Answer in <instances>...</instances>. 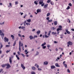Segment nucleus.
Returning a JSON list of instances; mask_svg holds the SVG:
<instances>
[{
	"mask_svg": "<svg viewBox=\"0 0 74 74\" xmlns=\"http://www.w3.org/2000/svg\"><path fill=\"white\" fill-rule=\"evenodd\" d=\"M59 30H62V27L61 25H59L58 27V28L57 29V31L58 32L57 33V34H59Z\"/></svg>",
	"mask_w": 74,
	"mask_h": 74,
	"instance_id": "f257e3e1",
	"label": "nucleus"
},
{
	"mask_svg": "<svg viewBox=\"0 0 74 74\" xmlns=\"http://www.w3.org/2000/svg\"><path fill=\"white\" fill-rule=\"evenodd\" d=\"M4 41L5 42H8L9 41V39H8V38H7V37H5L4 38Z\"/></svg>",
	"mask_w": 74,
	"mask_h": 74,
	"instance_id": "f03ea898",
	"label": "nucleus"
},
{
	"mask_svg": "<svg viewBox=\"0 0 74 74\" xmlns=\"http://www.w3.org/2000/svg\"><path fill=\"white\" fill-rule=\"evenodd\" d=\"M21 42L20 41L19 42V51L21 52Z\"/></svg>",
	"mask_w": 74,
	"mask_h": 74,
	"instance_id": "7ed1b4c3",
	"label": "nucleus"
},
{
	"mask_svg": "<svg viewBox=\"0 0 74 74\" xmlns=\"http://www.w3.org/2000/svg\"><path fill=\"white\" fill-rule=\"evenodd\" d=\"M6 66L7 67H6V69H9V68H10V67H11V66L8 63L7 64Z\"/></svg>",
	"mask_w": 74,
	"mask_h": 74,
	"instance_id": "20e7f679",
	"label": "nucleus"
},
{
	"mask_svg": "<svg viewBox=\"0 0 74 74\" xmlns=\"http://www.w3.org/2000/svg\"><path fill=\"white\" fill-rule=\"evenodd\" d=\"M38 1H40L39 2V4L40 5H41L43 3V0H38Z\"/></svg>",
	"mask_w": 74,
	"mask_h": 74,
	"instance_id": "39448f33",
	"label": "nucleus"
},
{
	"mask_svg": "<svg viewBox=\"0 0 74 74\" xmlns=\"http://www.w3.org/2000/svg\"><path fill=\"white\" fill-rule=\"evenodd\" d=\"M47 20H48V22H52V20H49V17H47L46 18Z\"/></svg>",
	"mask_w": 74,
	"mask_h": 74,
	"instance_id": "423d86ee",
	"label": "nucleus"
},
{
	"mask_svg": "<svg viewBox=\"0 0 74 74\" xmlns=\"http://www.w3.org/2000/svg\"><path fill=\"white\" fill-rule=\"evenodd\" d=\"M21 66L23 70H25V69H26V67L24 66V65H23L22 64H21Z\"/></svg>",
	"mask_w": 74,
	"mask_h": 74,
	"instance_id": "0eeeda50",
	"label": "nucleus"
},
{
	"mask_svg": "<svg viewBox=\"0 0 74 74\" xmlns=\"http://www.w3.org/2000/svg\"><path fill=\"white\" fill-rule=\"evenodd\" d=\"M67 44H69V45H73V43L71 42V41H69L67 42Z\"/></svg>",
	"mask_w": 74,
	"mask_h": 74,
	"instance_id": "6e6552de",
	"label": "nucleus"
},
{
	"mask_svg": "<svg viewBox=\"0 0 74 74\" xmlns=\"http://www.w3.org/2000/svg\"><path fill=\"white\" fill-rule=\"evenodd\" d=\"M0 35L1 36H3L4 37V33H3L2 32V31L1 30H0Z\"/></svg>",
	"mask_w": 74,
	"mask_h": 74,
	"instance_id": "1a4fd4ad",
	"label": "nucleus"
},
{
	"mask_svg": "<svg viewBox=\"0 0 74 74\" xmlns=\"http://www.w3.org/2000/svg\"><path fill=\"white\" fill-rule=\"evenodd\" d=\"M7 66V64H3L1 65V66L3 68H4V67H5V66Z\"/></svg>",
	"mask_w": 74,
	"mask_h": 74,
	"instance_id": "9d476101",
	"label": "nucleus"
},
{
	"mask_svg": "<svg viewBox=\"0 0 74 74\" xmlns=\"http://www.w3.org/2000/svg\"><path fill=\"white\" fill-rule=\"evenodd\" d=\"M56 67L54 65L51 66V69H55Z\"/></svg>",
	"mask_w": 74,
	"mask_h": 74,
	"instance_id": "9b49d317",
	"label": "nucleus"
},
{
	"mask_svg": "<svg viewBox=\"0 0 74 74\" xmlns=\"http://www.w3.org/2000/svg\"><path fill=\"white\" fill-rule=\"evenodd\" d=\"M9 62L10 64L12 63V58L11 57L9 58Z\"/></svg>",
	"mask_w": 74,
	"mask_h": 74,
	"instance_id": "f8f14e48",
	"label": "nucleus"
},
{
	"mask_svg": "<svg viewBox=\"0 0 74 74\" xmlns=\"http://www.w3.org/2000/svg\"><path fill=\"white\" fill-rule=\"evenodd\" d=\"M65 31L67 34H70V32L69 31H68V30L66 29Z\"/></svg>",
	"mask_w": 74,
	"mask_h": 74,
	"instance_id": "ddd939ff",
	"label": "nucleus"
},
{
	"mask_svg": "<svg viewBox=\"0 0 74 74\" xmlns=\"http://www.w3.org/2000/svg\"><path fill=\"white\" fill-rule=\"evenodd\" d=\"M48 64V62L45 61L44 62V65H47Z\"/></svg>",
	"mask_w": 74,
	"mask_h": 74,
	"instance_id": "4468645a",
	"label": "nucleus"
},
{
	"mask_svg": "<svg viewBox=\"0 0 74 74\" xmlns=\"http://www.w3.org/2000/svg\"><path fill=\"white\" fill-rule=\"evenodd\" d=\"M29 38H30V40H32V39H33L34 37H32V36L31 35L29 36Z\"/></svg>",
	"mask_w": 74,
	"mask_h": 74,
	"instance_id": "2eb2a0df",
	"label": "nucleus"
},
{
	"mask_svg": "<svg viewBox=\"0 0 74 74\" xmlns=\"http://www.w3.org/2000/svg\"><path fill=\"white\" fill-rule=\"evenodd\" d=\"M39 55V53L37 51L36 53V55H34V56H36L37 55Z\"/></svg>",
	"mask_w": 74,
	"mask_h": 74,
	"instance_id": "dca6fc26",
	"label": "nucleus"
},
{
	"mask_svg": "<svg viewBox=\"0 0 74 74\" xmlns=\"http://www.w3.org/2000/svg\"><path fill=\"white\" fill-rule=\"evenodd\" d=\"M41 11V10H40V9H38L37 10V13H38V12H40Z\"/></svg>",
	"mask_w": 74,
	"mask_h": 74,
	"instance_id": "f3484780",
	"label": "nucleus"
},
{
	"mask_svg": "<svg viewBox=\"0 0 74 74\" xmlns=\"http://www.w3.org/2000/svg\"><path fill=\"white\" fill-rule=\"evenodd\" d=\"M55 65L56 67H60V66H59V64H58V63L56 64Z\"/></svg>",
	"mask_w": 74,
	"mask_h": 74,
	"instance_id": "a211bd4d",
	"label": "nucleus"
},
{
	"mask_svg": "<svg viewBox=\"0 0 74 74\" xmlns=\"http://www.w3.org/2000/svg\"><path fill=\"white\" fill-rule=\"evenodd\" d=\"M27 22H29V23H30L31 22V19H29L28 20H27Z\"/></svg>",
	"mask_w": 74,
	"mask_h": 74,
	"instance_id": "6ab92c4d",
	"label": "nucleus"
},
{
	"mask_svg": "<svg viewBox=\"0 0 74 74\" xmlns=\"http://www.w3.org/2000/svg\"><path fill=\"white\" fill-rule=\"evenodd\" d=\"M48 4H47L46 5H44V8H47V7H48Z\"/></svg>",
	"mask_w": 74,
	"mask_h": 74,
	"instance_id": "aec40b11",
	"label": "nucleus"
},
{
	"mask_svg": "<svg viewBox=\"0 0 74 74\" xmlns=\"http://www.w3.org/2000/svg\"><path fill=\"white\" fill-rule=\"evenodd\" d=\"M16 40H15L14 43H13V47H14V46H15V45H16Z\"/></svg>",
	"mask_w": 74,
	"mask_h": 74,
	"instance_id": "412c9836",
	"label": "nucleus"
},
{
	"mask_svg": "<svg viewBox=\"0 0 74 74\" xmlns=\"http://www.w3.org/2000/svg\"><path fill=\"white\" fill-rule=\"evenodd\" d=\"M46 45V42H45L44 43L42 44L41 45L42 47H43V46H44V45Z\"/></svg>",
	"mask_w": 74,
	"mask_h": 74,
	"instance_id": "4be33fe9",
	"label": "nucleus"
},
{
	"mask_svg": "<svg viewBox=\"0 0 74 74\" xmlns=\"http://www.w3.org/2000/svg\"><path fill=\"white\" fill-rule=\"evenodd\" d=\"M54 25H58V24L57 23V22L56 21H55L54 22Z\"/></svg>",
	"mask_w": 74,
	"mask_h": 74,
	"instance_id": "5701e85b",
	"label": "nucleus"
},
{
	"mask_svg": "<svg viewBox=\"0 0 74 74\" xmlns=\"http://www.w3.org/2000/svg\"><path fill=\"white\" fill-rule=\"evenodd\" d=\"M32 69L33 70H36V68L34 66H33L32 67Z\"/></svg>",
	"mask_w": 74,
	"mask_h": 74,
	"instance_id": "b1692460",
	"label": "nucleus"
},
{
	"mask_svg": "<svg viewBox=\"0 0 74 74\" xmlns=\"http://www.w3.org/2000/svg\"><path fill=\"white\" fill-rule=\"evenodd\" d=\"M16 58H17V59H18V60H19L20 59L19 57L18 56V55H16Z\"/></svg>",
	"mask_w": 74,
	"mask_h": 74,
	"instance_id": "393cba45",
	"label": "nucleus"
},
{
	"mask_svg": "<svg viewBox=\"0 0 74 74\" xmlns=\"http://www.w3.org/2000/svg\"><path fill=\"white\" fill-rule=\"evenodd\" d=\"M1 46H0V49H1V48H3V45H2V44H1Z\"/></svg>",
	"mask_w": 74,
	"mask_h": 74,
	"instance_id": "a878e982",
	"label": "nucleus"
},
{
	"mask_svg": "<svg viewBox=\"0 0 74 74\" xmlns=\"http://www.w3.org/2000/svg\"><path fill=\"white\" fill-rule=\"evenodd\" d=\"M34 3L36 5H37V4H38V3H37V2L36 1H34Z\"/></svg>",
	"mask_w": 74,
	"mask_h": 74,
	"instance_id": "bb28decb",
	"label": "nucleus"
},
{
	"mask_svg": "<svg viewBox=\"0 0 74 74\" xmlns=\"http://www.w3.org/2000/svg\"><path fill=\"white\" fill-rule=\"evenodd\" d=\"M11 37L12 38V39H14V35H12L11 36Z\"/></svg>",
	"mask_w": 74,
	"mask_h": 74,
	"instance_id": "cd10ccee",
	"label": "nucleus"
},
{
	"mask_svg": "<svg viewBox=\"0 0 74 74\" xmlns=\"http://www.w3.org/2000/svg\"><path fill=\"white\" fill-rule=\"evenodd\" d=\"M50 14H51L50 13H47V16H49L50 15Z\"/></svg>",
	"mask_w": 74,
	"mask_h": 74,
	"instance_id": "c85d7f7f",
	"label": "nucleus"
},
{
	"mask_svg": "<svg viewBox=\"0 0 74 74\" xmlns=\"http://www.w3.org/2000/svg\"><path fill=\"white\" fill-rule=\"evenodd\" d=\"M70 7L69 6H68V7L66 8V10H69V9H70Z\"/></svg>",
	"mask_w": 74,
	"mask_h": 74,
	"instance_id": "c756f323",
	"label": "nucleus"
},
{
	"mask_svg": "<svg viewBox=\"0 0 74 74\" xmlns=\"http://www.w3.org/2000/svg\"><path fill=\"white\" fill-rule=\"evenodd\" d=\"M40 30H39L36 32V33L37 34H39V33H40Z\"/></svg>",
	"mask_w": 74,
	"mask_h": 74,
	"instance_id": "7c9ffc66",
	"label": "nucleus"
},
{
	"mask_svg": "<svg viewBox=\"0 0 74 74\" xmlns=\"http://www.w3.org/2000/svg\"><path fill=\"white\" fill-rule=\"evenodd\" d=\"M45 4V3H42L41 4V6L42 7H43V6H44V5Z\"/></svg>",
	"mask_w": 74,
	"mask_h": 74,
	"instance_id": "2f4dec72",
	"label": "nucleus"
},
{
	"mask_svg": "<svg viewBox=\"0 0 74 74\" xmlns=\"http://www.w3.org/2000/svg\"><path fill=\"white\" fill-rule=\"evenodd\" d=\"M18 4V1H16L15 2V5H16Z\"/></svg>",
	"mask_w": 74,
	"mask_h": 74,
	"instance_id": "473e14b6",
	"label": "nucleus"
},
{
	"mask_svg": "<svg viewBox=\"0 0 74 74\" xmlns=\"http://www.w3.org/2000/svg\"><path fill=\"white\" fill-rule=\"evenodd\" d=\"M21 29H25V27H23V26H22L21 27Z\"/></svg>",
	"mask_w": 74,
	"mask_h": 74,
	"instance_id": "72a5a7b5",
	"label": "nucleus"
},
{
	"mask_svg": "<svg viewBox=\"0 0 74 74\" xmlns=\"http://www.w3.org/2000/svg\"><path fill=\"white\" fill-rule=\"evenodd\" d=\"M17 53L19 55H21V53L19 52V51H18Z\"/></svg>",
	"mask_w": 74,
	"mask_h": 74,
	"instance_id": "f704fd0d",
	"label": "nucleus"
},
{
	"mask_svg": "<svg viewBox=\"0 0 74 74\" xmlns=\"http://www.w3.org/2000/svg\"><path fill=\"white\" fill-rule=\"evenodd\" d=\"M67 72L69 73H70V70L69 69H67Z\"/></svg>",
	"mask_w": 74,
	"mask_h": 74,
	"instance_id": "c9c22d12",
	"label": "nucleus"
},
{
	"mask_svg": "<svg viewBox=\"0 0 74 74\" xmlns=\"http://www.w3.org/2000/svg\"><path fill=\"white\" fill-rule=\"evenodd\" d=\"M18 37H21V35L20 34H18Z\"/></svg>",
	"mask_w": 74,
	"mask_h": 74,
	"instance_id": "e433bc0d",
	"label": "nucleus"
},
{
	"mask_svg": "<svg viewBox=\"0 0 74 74\" xmlns=\"http://www.w3.org/2000/svg\"><path fill=\"white\" fill-rule=\"evenodd\" d=\"M49 36H47V35H45V38H48V37Z\"/></svg>",
	"mask_w": 74,
	"mask_h": 74,
	"instance_id": "4c0bfd02",
	"label": "nucleus"
},
{
	"mask_svg": "<svg viewBox=\"0 0 74 74\" xmlns=\"http://www.w3.org/2000/svg\"><path fill=\"white\" fill-rule=\"evenodd\" d=\"M56 29V27L55 28L54 27H53L52 28V29H53V30H55Z\"/></svg>",
	"mask_w": 74,
	"mask_h": 74,
	"instance_id": "58836bf2",
	"label": "nucleus"
},
{
	"mask_svg": "<svg viewBox=\"0 0 74 74\" xmlns=\"http://www.w3.org/2000/svg\"><path fill=\"white\" fill-rule=\"evenodd\" d=\"M69 6H71L72 5V4H71V3H69Z\"/></svg>",
	"mask_w": 74,
	"mask_h": 74,
	"instance_id": "ea45409f",
	"label": "nucleus"
},
{
	"mask_svg": "<svg viewBox=\"0 0 74 74\" xmlns=\"http://www.w3.org/2000/svg\"><path fill=\"white\" fill-rule=\"evenodd\" d=\"M4 22H3L2 23H1V25H4Z\"/></svg>",
	"mask_w": 74,
	"mask_h": 74,
	"instance_id": "a19ab883",
	"label": "nucleus"
},
{
	"mask_svg": "<svg viewBox=\"0 0 74 74\" xmlns=\"http://www.w3.org/2000/svg\"><path fill=\"white\" fill-rule=\"evenodd\" d=\"M11 7H12V4L11 3H9Z\"/></svg>",
	"mask_w": 74,
	"mask_h": 74,
	"instance_id": "79ce46f5",
	"label": "nucleus"
},
{
	"mask_svg": "<svg viewBox=\"0 0 74 74\" xmlns=\"http://www.w3.org/2000/svg\"><path fill=\"white\" fill-rule=\"evenodd\" d=\"M51 2V0H48L47 1V3H49Z\"/></svg>",
	"mask_w": 74,
	"mask_h": 74,
	"instance_id": "37998d69",
	"label": "nucleus"
},
{
	"mask_svg": "<svg viewBox=\"0 0 74 74\" xmlns=\"http://www.w3.org/2000/svg\"><path fill=\"white\" fill-rule=\"evenodd\" d=\"M9 52H10V50H9V51L7 50L6 51L7 53H8Z\"/></svg>",
	"mask_w": 74,
	"mask_h": 74,
	"instance_id": "c03bdc74",
	"label": "nucleus"
},
{
	"mask_svg": "<svg viewBox=\"0 0 74 74\" xmlns=\"http://www.w3.org/2000/svg\"><path fill=\"white\" fill-rule=\"evenodd\" d=\"M38 71H41V70H42V69H40V68H38Z\"/></svg>",
	"mask_w": 74,
	"mask_h": 74,
	"instance_id": "a18cd8bd",
	"label": "nucleus"
},
{
	"mask_svg": "<svg viewBox=\"0 0 74 74\" xmlns=\"http://www.w3.org/2000/svg\"><path fill=\"white\" fill-rule=\"evenodd\" d=\"M43 49H45V48H46V46H43L42 47Z\"/></svg>",
	"mask_w": 74,
	"mask_h": 74,
	"instance_id": "49530a36",
	"label": "nucleus"
},
{
	"mask_svg": "<svg viewBox=\"0 0 74 74\" xmlns=\"http://www.w3.org/2000/svg\"><path fill=\"white\" fill-rule=\"evenodd\" d=\"M50 4H51V5H53V3L52 2H50Z\"/></svg>",
	"mask_w": 74,
	"mask_h": 74,
	"instance_id": "de8ad7c7",
	"label": "nucleus"
},
{
	"mask_svg": "<svg viewBox=\"0 0 74 74\" xmlns=\"http://www.w3.org/2000/svg\"><path fill=\"white\" fill-rule=\"evenodd\" d=\"M4 56V55L3 54V55L1 56V58H3Z\"/></svg>",
	"mask_w": 74,
	"mask_h": 74,
	"instance_id": "09e8293b",
	"label": "nucleus"
},
{
	"mask_svg": "<svg viewBox=\"0 0 74 74\" xmlns=\"http://www.w3.org/2000/svg\"><path fill=\"white\" fill-rule=\"evenodd\" d=\"M54 42L55 43V44H57L58 43V42H57L56 41H54Z\"/></svg>",
	"mask_w": 74,
	"mask_h": 74,
	"instance_id": "8fccbe9b",
	"label": "nucleus"
},
{
	"mask_svg": "<svg viewBox=\"0 0 74 74\" xmlns=\"http://www.w3.org/2000/svg\"><path fill=\"white\" fill-rule=\"evenodd\" d=\"M23 43H21V47H23Z\"/></svg>",
	"mask_w": 74,
	"mask_h": 74,
	"instance_id": "3c124183",
	"label": "nucleus"
},
{
	"mask_svg": "<svg viewBox=\"0 0 74 74\" xmlns=\"http://www.w3.org/2000/svg\"><path fill=\"white\" fill-rule=\"evenodd\" d=\"M3 70V69H1L0 70V73H1V71H2Z\"/></svg>",
	"mask_w": 74,
	"mask_h": 74,
	"instance_id": "603ef678",
	"label": "nucleus"
},
{
	"mask_svg": "<svg viewBox=\"0 0 74 74\" xmlns=\"http://www.w3.org/2000/svg\"><path fill=\"white\" fill-rule=\"evenodd\" d=\"M21 55L22 56H23L24 58H25V56H24V54H23L22 53L21 54Z\"/></svg>",
	"mask_w": 74,
	"mask_h": 74,
	"instance_id": "864d4df0",
	"label": "nucleus"
},
{
	"mask_svg": "<svg viewBox=\"0 0 74 74\" xmlns=\"http://www.w3.org/2000/svg\"><path fill=\"white\" fill-rule=\"evenodd\" d=\"M34 38H35V37L36 38H37V37L38 36L36 35H35V36H34Z\"/></svg>",
	"mask_w": 74,
	"mask_h": 74,
	"instance_id": "5fc2aeb1",
	"label": "nucleus"
},
{
	"mask_svg": "<svg viewBox=\"0 0 74 74\" xmlns=\"http://www.w3.org/2000/svg\"><path fill=\"white\" fill-rule=\"evenodd\" d=\"M64 66L65 67H67V64H64Z\"/></svg>",
	"mask_w": 74,
	"mask_h": 74,
	"instance_id": "6e6d98bb",
	"label": "nucleus"
},
{
	"mask_svg": "<svg viewBox=\"0 0 74 74\" xmlns=\"http://www.w3.org/2000/svg\"><path fill=\"white\" fill-rule=\"evenodd\" d=\"M6 47H10V45H6Z\"/></svg>",
	"mask_w": 74,
	"mask_h": 74,
	"instance_id": "4d7b16f0",
	"label": "nucleus"
},
{
	"mask_svg": "<svg viewBox=\"0 0 74 74\" xmlns=\"http://www.w3.org/2000/svg\"><path fill=\"white\" fill-rule=\"evenodd\" d=\"M35 30H36V29H33L32 30V32H34Z\"/></svg>",
	"mask_w": 74,
	"mask_h": 74,
	"instance_id": "13d9d810",
	"label": "nucleus"
},
{
	"mask_svg": "<svg viewBox=\"0 0 74 74\" xmlns=\"http://www.w3.org/2000/svg\"><path fill=\"white\" fill-rule=\"evenodd\" d=\"M47 47H48V48H49V47H50L51 46L49 45H47Z\"/></svg>",
	"mask_w": 74,
	"mask_h": 74,
	"instance_id": "bf43d9fd",
	"label": "nucleus"
},
{
	"mask_svg": "<svg viewBox=\"0 0 74 74\" xmlns=\"http://www.w3.org/2000/svg\"><path fill=\"white\" fill-rule=\"evenodd\" d=\"M71 30H72V31H73V32H74V29L72 28L71 29Z\"/></svg>",
	"mask_w": 74,
	"mask_h": 74,
	"instance_id": "052dcab7",
	"label": "nucleus"
},
{
	"mask_svg": "<svg viewBox=\"0 0 74 74\" xmlns=\"http://www.w3.org/2000/svg\"><path fill=\"white\" fill-rule=\"evenodd\" d=\"M27 50H25V51L24 52H25V53H26V52H27Z\"/></svg>",
	"mask_w": 74,
	"mask_h": 74,
	"instance_id": "680f3d73",
	"label": "nucleus"
},
{
	"mask_svg": "<svg viewBox=\"0 0 74 74\" xmlns=\"http://www.w3.org/2000/svg\"><path fill=\"white\" fill-rule=\"evenodd\" d=\"M13 55H16V53L14 52L13 53Z\"/></svg>",
	"mask_w": 74,
	"mask_h": 74,
	"instance_id": "e2e57ef3",
	"label": "nucleus"
},
{
	"mask_svg": "<svg viewBox=\"0 0 74 74\" xmlns=\"http://www.w3.org/2000/svg\"><path fill=\"white\" fill-rule=\"evenodd\" d=\"M28 53H29V51L27 52V53H25V54L27 55L28 54Z\"/></svg>",
	"mask_w": 74,
	"mask_h": 74,
	"instance_id": "0e129e2a",
	"label": "nucleus"
},
{
	"mask_svg": "<svg viewBox=\"0 0 74 74\" xmlns=\"http://www.w3.org/2000/svg\"><path fill=\"white\" fill-rule=\"evenodd\" d=\"M40 37H42V34H41L40 35Z\"/></svg>",
	"mask_w": 74,
	"mask_h": 74,
	"instance_id": "69168bd1",
	"label": "nucleus"
},
{
	"mask_svg": "<svg viewBox=\"0 0 74 74\" xmlns=\"http://www.w3.org/2000/svg\"><path fill=\"white\" fill-rule=\"evenodd\" d=\"M26 21H24V23H26Z\"/></svg>",
	"mask_w": 74,
	"mask_h": 74,
	"instance_id": "338daca9",
	"label": "nucleus"
},
{
	"mask_svg": "<svg viewBox=\"0 0 74 74\" xmlns=\"http://www.w3.org/2000/svg\"><path fill=\"white\" fill-rule=\"evenodd\" d=\"M37 68H38V67H39V65H37Z\"/></svg>",
	"mask_w": 74,
	"mask_h": 74,
	"instance_id": "774afa93",
	"label": "nucleus"
}]
</instances>
